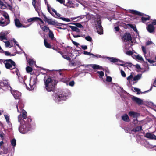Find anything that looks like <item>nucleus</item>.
Segmentation results:
<instances>
[{"label":"nucleus","instance_id":"49","mask_svg":"<svg viewBox=\"0 0 156 156\" xmlns=\"http://www.w3.org/2000/svg\"><path fill=\"white\" fill-rule=\"evenodd\" d=\"M85 39L87 41L89 42H91L92 41V39L91 37L89 36H87L85 37Z\"/></svg>","mask_w":156,"mask_h":156},{"label":"nucleus","instance_id":"25","mask_svg":"<svg viewBox=\"0 0 156 156\" xmlns=\"http://www.w3.org/2000/svg\"><path fill=\"white\" fill-rule=\"evenodd\" d=\"M133 75L131 74L127 78V80L131 84L133 85L135 84V82L133 80Z\"/></svg>","mask_w":156,"mask_h":156},{"label":"nucleus","instance_id":"42","mask_svg":"<svg viewBox=\"0 0 156 156\" xmlns=\"http://www.w3.org/2000/svg\"><path fill=\"white\" fill-rule=\"evenodd\" d=\"M129 26L130 27L133 29V30L137 33H138V31L135 25L132 24H129Z\"/></svg>","mask_w":156,"mask_h":156},{"label":"nucleus","instance_id":"8","mask_svg":"<svg viewBox=\"0 0 156 156\" xmlns=\"http://www.w3.org/2000/svg\"><path fill=\"white\" fill-rule=\"evenodd\" d=\"M96 27L97 29L98 33L100 34H103V30L102 27L101 26V23L100 20L97 21L96 24Z\"/></svg>","mask_w":156,"mask_h":156},{"label":"nucleus","instance_id":"22","mask_svg":"<svg viewBox=\"0 0 156 156\" xmlns=\"http://www.w3.org/2000/svg\"><path fill=\"white\" fill-rule=\"evenodd\" d=\"M64 5L70 8H74L75 6V5L73 3L71 0H68L67 3Z\"/></svg>","mask_w":156,"mask_h":156},{"label":"nucleus","instance_id":"16","mask_svg":"<svg viewBox=\"0 0 156 156\" xmlns=\"http://www.w3.org/2000/svg\"><path fill=\"white\" fill-rule=\"evenodd\" d=\"M38 20H39L41 22L43 23L44 22L40 18L38 17H34L28 19L27 20V21L28 22H30L32 21H37Z\"/></svg>","mask_w":156,"mask_h":156},{"label":"nucleus","instance_id":"12","mask_svg":"<svg viewBox=\"0 0 156 156\" xmlns=\"http://www.w3.org/2000/svg\"><path fill=\"white\" fill-rule=\"evenodd\" d=\"M9 31H2L0 33V40L4 41L6 40V35L9 34Z\"/></svg>","mask_w":156,"mask_h":156},{"label":"nucleus","instance_id":"15","mask_svg":"<svg viewBox=\"0 0 156 156\" xmlns=\"http://www.w3.org/2000/svg\"><path fill=\"white\" fill-rule=\"evenodd\" d=\"M132 100L138 104H141L143 103V100L136 97H133L132 98Z\"/></svg>","mask_w":156,"mask_h":156},{"label":"nucleus","instance_id":"60","mask_svg":"<svg viewBox=\"0 0 156 156\" xmlns=\"http://www.w3.org/2000/svg\"><path fill=\"white\" fill-rule=\"evenodd\" d=\"M153 44V42L151 41H148L146 43L147 45H149Z\"/></svg>","mask_w":156,"mask_h":156},{"label":"nucleus","instance_id":"34","mask_svg":"<svg viewBox=\"0 0 156 156\" xmlns=\"http://www.w3.org/2000/svg\"><path fill=\"white\" fill-rule=\"evenodd\" d=\"M58 52H59V53H60L61 54L62 56L64 58L66 59L67 60H71V58L69 57V56H68L67 55H64L61 52L58 51Z\"/></svg>","mask_w":156,"mask_h":156},{"label":"nucleus","instance_id":"23","mask_svg":"<svg viewBox=\"0 0 156 156\" xmlns=\"http://www.w3.org/2000/svg\"><path fill=\"white\" fill-rule=\"evenodd\" d=\"M148 31L150 33L153 32L154 30V27L152 24H149L147 27Z\"/></svg>","mask_w":156,"mask_h":156},{"label":"nucleus","instance_id":"9","mask_svg":"<svg viewBox=\"0 0 156 156\" xmlns=\"http://www.w3.org/2000/svg\"><path fill=\"white\" fill-rule=\"evenodd\" d=\"M0 86L7 87L9 90H11V87L9 85L8 80L5 79H4L0 81Z\"/></svg>","mask_w":156,"mask_h":156},{"label":"nucleus","instance_id":"41","mask_svg":"<svg viewBox=\"0 0 156 156\" xmlns=\"http://www.w3.org/2000/svg\"><path fill=\"white\" fill-rule=\"evenodd\" d=\"M4 116L7 123L8 124H9L10 122L9 121V116L7 115H4Z\"/></svg>","mask_w":156,"mask_h":156},{"label":"nucleus","instance_id":"30","mask_svg":"<svg viewBox=\"0 0 156 156\" xmlns=\"http://www.w3.org/2000/svg\"><path fill=\"white\" fill-rule=\"evenodd\" d=\"M142 127L141 126H139L136 127L135 128H133L132 129V131L134 134L135 132H139L141 130Z\"/></svg>","mask_w":156,"mask_h":156},{"label":"nucleus","instance_id":"14","mask_svg":"<svg viewBox=\"0 0 156 156\" xmlns=\"http://www.w3.org/2000/svg\"><path fill=\"white\" fill-rule=\"evenodd\" d=\"M83 66H85L86 67L89 66H91L92 68L95 69H102V67L100 66L99 65L96 64H93V65H83Z\"/></svg>","mask_w":156,"mask_h":156},{"label":"nucleus","instance_id":"63","mask_svg":"<svg viewBox=\"0 0 156 156\" xmlns=\"http://www.w3.org/2000/svg\"><path fill=\"white\" fill-rule=\"evenodd\" d=\"M114 29L116 31H118L119 30V28L118 26L115 27Z\"/></svg>","mask_w":156,"mask_h":156},{"label":"nucleus","instance_id":"53","mask_svg":"<svg viewBox=\"0 0 156 156\" xmlns=\"http://www.w3.org/2000/svg\"><path fill=\"white\" fill-rule=\"evenodd\" d=\"M26 70L27 72H31L32 71V69L31 67L29 66H27L26 68Z\"/></svg>","mask_w":156,"mask_h":156},{"label":"nucleus","instance_id":"64","mask_svg":"<svg viewBox=\"0 0 156 156\" xmlns=\"http://www.w3.org/2000/svg\"><path fill=\"white\" fill-rule=\"evenodd\" d=\"M152 24L153 25H156V20H153L152 23Z\"/></svg>","mask_w":156,"mask_h":156},{"label":"nucleus","instance_id":"1","mask_svg":"<svg viewBox=\"0 0 156 156\" xmlns=\"http://www.w3.org/2000/svg\"><path fill=\"white\" fill-rule=\"evenodd\" d=\"M19 108L22 111V115L20 114L18 117V122L20 123V125L19 127V131L21 133L25 134L31 129L30 122L32 120L30 118L27 117V112L24 110L22 109V108L20 105Z\"/></svg>","mask_w":156,"mask_h":156},{"label":"nucleus","instance_id":"10","mask_svg":"<svg viewBox=\"0 0 156 156\" xmlns=\"http://www.w3.org/2000/svg\"><path fill=\"white\" fill-rule=\"evenodd\" d=\"M15 25L18 28L20 27L26 28L29 27L31 24H29L26 26L23 25L20 23L19 20L17 18H16L14 20Z\"/></svg>","mask_w":156,"mask_h":156},{"label":"nucleus","instance_id":"31","mask_svg":"<svg viewBox=\"0 0 156 156\" xmlns=\"http://www.w3.org/2000/svg\"><path fill=\"white\" fill-rule=\"evenodd\" d=\"M92 57L93 58H105L106 56H101V55H99V54H96V55H94L93 54H92Z\"/></svg>","mask_w":156,"mask_h":156},{"label":"nucleus","instance_id":"11","mask_svg":"<svg viewBox=\"0 0 156 156\" xmlns=\"http://www.w3.org/2000/svg\"><path fill=\"white\" fill-rule=\"evenodd\" d=\"M122 39L124 42H126V41H131L132 37L130 34L129 33H126L124 34L122 37Z\"/></svg>","mask_w":156,"mask_h":156},{"label":"nucleus","instance_id":"40","mask_svg":"<svg viewBox=\"0 0 156 156\" xmlns=\"http://www.w3.org/2000/svg\"><path fill=\"white\" fill-rule=\"evenodd\" d=\"M47 7L48 11L49 12V13L53 15L52 12H53L52 11V9H53L49 5H47Z\"/></svg>","mask_w":156,"mask_h":156},{"label":"nucleus","instance_id":"2","mask_svg":"<svg viewBox=\"0 0 156 156\" xmlns=\"http://www.w3.org/2000/svg\"><path fill=\"white\" fill-rule=\"evenodd\" d=\"M12 73H15L17 75L20 82L22 83H24L26 86L27 89L29 90H33L36 87V84L37 81V75H34L31 77L30 83H29V86H27L26 84L25 83L24 81L25 80L24 77L23 78L22 76H20L19 70L17 69H15V71H13Z\"/></svg>","mask_w":156,"mask_h":156},{"label":"nucleus","instance_id":"17","mask_svg":"<svg viewBox=\"0 0 156 156\" xmlns=\"http://www.w3.org/2000/svg\"><path fill=\"white\" fill-rule=\"evenodd\" d=\"M9 24V21L6 22L2 17L0 18V26L4 27Z\"/></svg>","mask_w":156,"mask_h":156},{"label":"nucleus","instance_id":"27","mask_svg":"<svg viewBox=\"0 0 156 156\" xmlns=\"http://www.w3.org/2000/svg\"><path fill=\"white\" fill-rule=\"evenodd\" d=\"M122 120L126 122H129L130 121L129 117L128 115L126 114H125L122 116Z\"/></svg>","mask_w":156,"mask_h":156},{"label":"nucleus","instance_id":"38","mask_svg":"<svg viewBox=\"0 0 156 156\" xmlns=\"http://www.w3.org/2000/svg\"><path fill=\"white\" fill-rule=\"evenodd\" d=\"M6 8V5L4 4L3 2L0 0V8L2 9H5Z\"/></svg>","mask_w":156,"mask_h":156},{"label":"nucleus","instance_id":"29","mask_svg":"<svg viewBox=\"0 0 156 156\" xmlns=\"http://www.w3.org/2000/svg\"><path fill=\"white\" fill-rule=\"evenodd\" d=\"M141 76L142 75L141 74H138L137 75H136L134 76V77H133V81L135 82V83H136L138 80L141 78Z\"/></svg>","mask_w":156,"mask_h":156},{"label":"nucleus","instance_id":"43","mask_svg":"<svg viewBox=\"0 0 156 156\" xmlns=\"http://www.w3.org/2000/svg\"><path fill=\"white\" fill-rule=\"evenodd\" d=\"M27 61L29 65L31 66L32 65L35 64V62L33 61L32 59H29Z\"/></svg>","mask_w":156,"mask_h":156},{"label":"nucleus","instance_id":"48","mask_svg":"<svg viewBox=\"0 0 156 156\" xmlns=\"http://www.w3.org/2000/svg\"><path fill=\"white\" fill-rule=\"evenodd\" d=\"M60 19L62 20L66 21L67 22H69L71 21V20L70 19H69L68 18H65L63 17H60Z\"/></svg>","mask_w":156,"mask_h":156},{"label":"nucleus","instance_id":"18","mask_svg":"<svg viewBox=\"0 0 156 156\" xmlns=\"http://www.w3.org/2000/svg\"><path fill=\"white\" fill-rule=\"evenodd\" d=\"M44 20L45 21L47 22L48 24H55V22L54 21L52 20L51 19H48L44 14H43V16Z\"/></svg>","mask_w":156,"mask_h":156},{"label":"nucleus","instance_id":"50","mask_svg":"<svg viewBox=\"0 0 156 156\" xmlns=\"http://www.w3.org/2000/svg\"><path fill=\"white\" fill-rule=\"evenodd\" d=\"M74 82L73 81H72L70 82L69 83L68 82L66 83L67 85H69L70 86L73 87L74 85Z\"/></svg>","mask_w":156,"mask_h":156},{"label":"nucleus","instance_id":"35","mask_svg":"<svg viewBox=\"0 0 156 156\" xmlns=\"http://www.w3.org/2000/svg\"><path fill=\"white\" fill-rule=\"evenodd\" d=\"M3 16L5 17V21L6 22H8V21H9V24L10 23V20L9 19V15L6 13H5L3 15Z\"/></svg>","mask_w":156,"mask_h":156},{"label":"nucleus","instance_id":"13","mask_svg":"<svg viewBox=\"0 0 156 156\" xmlns=\"http://www.w3.org/2000/svg\"><path fill=\"white\" fill-rule=\"evenodd\" d=\"M11 93L16 99H19L21 95V93L18 91H11Z\"/></svg>","mask_w":156,"mask_h":156},{"label":"nucleus","instance_id":"56","mask_svg":"<svg viewBox=\"0 0 156 156\" xmlns=\"http://www.w3.org/2000/svg\"><path fill=\"white\" fill-rule=\"evenodd\" d=\"M132 90L134 91L137 92H138L140 91V89H139L138 88H135V87H134V88H133Z\"/></svg>","mask_w":156,"mask_h":156},{"label":"nucleus","instance_id":"3","mask_svg":"<svg viewBox=\"0 0 156 156\" xmlns=\"http://www.w3.org/2000/svg\"><path fill=\"white\" fill-rule=\"evenodd\" d=\"M70 94V91L68 89H66L55 93L54 95L53 98L56 102L60 103L66 101Z\"/></svg>","mask_w":156,"mask_h":156},{"label":"nucleus","instance_id":"20","mask_svg":"<svg viewBox=\"0 0 156 156\" xmlns=\"http://www.w3.org/2000/svg\"><path fill=\"white\" fill-rule=\"evenodd\" d=\"M129 12L131 13L140 16H143V15L144 14L143 13H142L138 11L134 10H129Z\"/></svg>","mask_w":156,"mask_h":156},{"label":"nucleus","instance_id":"51","mask_svg":"<svg viewBox=\"0 0 156 156\" xmlns=\"http://www.w3.org/2000/svg\"><path fill=\"white\" fill-rule=\"evenodd\" d=\"M41 28L42 29V30L44 31H47L49 30H50L48 27H47L46 26H44V27H42L41 26Z\"/></svg>","mask_w":156,"mask_h":156},{"label":"nucleus","instance_id":"7","mask_svg":"<svg viewBox=\"0 0 156 156\" xmlns=\"http://www.w3.org/2000/svg\"><path fill=\"white\" fill-rule=\"evenodd\" d=\"M128 114L130 117L136 119L133 120V122L134 124H137V118L140 115L139 114L134 111H130L129 112Z\"/></svg>","mask_w":156,"mask_h":156},{"label":"nucleus","instance_id":"6","mask_svg":"<svg viewBox=\"0 0 156 156\" xmlns=\"http://www.w3.org/2000/svg\"><path fill=\"white\" fill-rule=\"evenodd\" d=\"M36 3L35 0H32V5L34 7L36 11L38 13L39 16H43V14H44L41 12L40 4H38V5H36Z\"/></svg>","mask_w":156,"mask_h":156},{"label":"nucleus","instance_id":"39","mask_svg":"<svg viewBox=\"0 0 156 156\" xmlns=\"http://www.w3.org/2000/svg\"><path fill=\"white\" fill-rule=\"evenodd\" d=\"M124 130H125L126 133H129L130 134H134V133H133V132L132 131V129L131 130L130 129L128 128H125L124 129Z\"/></svg>","mask_w":156,"mask_h":156},{"label":"nucleus","instance_id":"54","mask_svg":"<svg viewBox=\"0 0 156 156\" xmlns=\"http://www.w3.org/2000/svg\"><path fill=\"white\" fill-rule=\"evenodd\" d=\"M106 76V80L108 82H111L112 80V78L111 77Z\"/></svg>","mask_w":156,"mask_h":156},{"label":"nucleus","instance_id":"33","mask_svg":"<svg viewBox=\"0 0 156 156\" xmlns=\"http://www.w3.org/2000/svg\"><path fill=\"white\" fill-rule=\"evenodd\" d=\"M11 144L13 148H14L16 145V140L15 139H12L11 142Z\"/></svg>","mask_w":156,"mask_h":156},{"label":"nucleus","instance_id":"28","mask_svg":"<svg viewBox=\"0 0 156 156\" xmlns=\"http://www.w3.org/2000/svg\"><path fill=\"white\" fill-rule=\"evenodd\" d=\"M145 17H142L141 18L142 21L143 23H145L146 21L149 20L150 17L148 15H145Z\"/></svg>","mask_w":156,"mask_h":156},{"label":"nucleus","instance_id":"55","mask_svg":"<svg viewBox=\"0 0 156 156\" xmlns=\"http://www.w3.org/2000/svg\"><path fill=\"white\" fill-rule=\"evenodd\" d=\"M117 89L118 90H119V91H120V92L124 93L125 92V91L123 90V89L120 87H118Z\"/></svg>","mask_w":156,"mask_h":156},{"label":"nucleus","instance_id":"5","mask_svg":"<svg viewBox=\"0 0 156 156\" xmlns=\"http://www.w3.org/2000/svg\"><path fill=\"white\" fill-rule=\"evenodd\" d=\"M4 63L7 69L12 70L15 68V62L11 59L5 60Z\"/></svg>","mask_w":156,"mask_h":156},{"label":"nucleus","instance_id":"46","mask_svg":"<svg viewBox=\"0 0 156 156\" xmlns=\"http://www.w3.org/2000/svg\"><path fill=\"white\" fill-rule=\"evenodd\" d=\"M66 50L68 54H71L72 51V48L69 46H68L67 47Z\"/></svg>","mask_w":156,"mask_h":156},{"label":"nucleus","instance_id":"62","mask_svg":"<svg viewBox=\"0 0 156 156\" xmlns=\"http://www.w3.org/2000/svg\"><path fill=\"white\" fill-rule=\"evenodd\" d=\"M76 26L79 28H82L83 27V26L80 23H77Z\"/></svg>","mask_w":156,"mask_h":156},{"label":"nucleus","instance_id":"47","mask_svg":"<svg viewBox=\"0 0 156 156\" xmlns=\"http://www.w3.org/2000/svg\"><path fill=\"white\" fill-rule=\"evenodd\" d=\"M80 17L81 19H83L84 17V15H81L80 16H77L76 17H72L70 18V20H71V21L73 20H75L76 19Z\"/></svg>","mask_w":156,"mask_h":156},{"label":"nucleus","instance_id":"19","mask_svg":"<svg viewBox=\"0 0 156 156\" xmlns=\"http://www.w3.org/2000/svg\"><path fill=\"white\" fill-rule=\"evenodd\" d=\"M145 136L150 139L156 140V136L152 133H147L145 135Z\"/></svg>","mask_w":156,"mask_h":156},{"label":"nucleus","instance_id":"52","mask_svg":"<svg viewBox=\"0 0 156 156\" xmlns=\"http://www.w3.org/2000/svg\"><path fill=\"white\" fill-rule=\"evenodd\" d=\"M126 54L128 55H132V56H133V52L131 51H126Z\"/></svg>","mask_w":156,"mask_h":156},{"label":"nucleus","instance_id":"59","mask_svg":"<svg viewBox=\"0 0 156 156\" xmlns=\"http://www.w3.org/2000/svg\"><path fill=\"white\" fill-rule=\"evenodd\" d=\"M71 40L75 46H77L79 45V44L78 43H77V42H75L73 41V40Z\"/></svg>","mask_w":156,"mask_h":156},{"label":"nucleus","instance_id":"32","mask_svg":"<svg viewBox=\"0 0 156 156\" xmlns=\"http://www.w3.org/2000/svg\"><path fill=\"white\" fill-rule=\"evenodd\" d=\"M70 28L72 30L76 32H80V30L76 27L70 26Z\"/></svg>","mask_w":156,"mask_h":156},{"label":"nucleus","instance_id":"57","mask_svg":"<svg viewBox=\"0 0 156 156\" xmlns=\"http://www.w3.org/2000/svg\"><path fill=\"white\" fill-rule=\"evenodd\" d=\"M121 73L122 76L123 77H126V75L125 73V72L123 71L122 70H121Z\"/></svg>","mask_w":156,"mask_h":156},{"label":"nucleus","instance_id":"61","mask_svg":"<svg viewBox=\"0 0 156 156\" xmlns=\"http://www.w3.org/2000/svg\"><path fill=\"white\" fill-rule=\"evenodd\" d=\"M81 47L84 50H86L87 48V46L86 45H81Z\"/></svg>","mask_w":156,"mask_h":156},{"label":"nucleus","instance_id":"37","mask_svg":"<svg viewBox=\"0 0 156 156\" xmlns=\"http://www.w3.org/2000/svg\"><path fill=\"white\" fill-rule=\"evenodd\" d=\"M97 73L98 74V76L100 78H102L104 75V72L102 71H97Z\"/></svg>","mask_w":156,"mask_h":156},{"label":"nucleus","instance_id":"44","mask_svg":"<svg viewBox=\"0 0 156 156\" xmlns=\"http://www.w3.org/2000/svg\"><path fill=\"white\" fill-rule=\"evenodd\" d=\"M4 42L5 43V46L6 47H11V46L10 44V43L9 41H4Z\"/></svg>","mask_w":156,"mask_h":156},{"label":"nucleus","instance_id":"21","mask_svg":"<svg viewBox=\"0 0 156 156\" xmlns=\"http://www.w3.org/2000/svg\"><path fill=\"white\" fill-rule=\"evenodd\" d=\"M105 58H107L111 62H115L118 61H120L121 62H123V61H121L117 59V58H114V57H109L106 56Z\"/></svg>","mask_w":156,"mask_h":156},{"label":"nucleus","instance_id":"36","mask_svg":"<svg viewBox=\"0 0 156 156\" xmlns=\"http://www.w3.org/2000/svg\"><path fill=\"white\" fill-rule=\"evenodd\" d=\"M44 43L45 46L46 47L48 48H51V45L47 42V40L45 39H44Z\"/></svg>","mask_w":156,"mask_h":156},{"label":"nucleus","instance_id":"45","mask_svg":"<svg viewBox=\"0 0 156 156\" xmlns=\"http://www.w3.org/2000/svg\"><path fill=\"white\" fill-rule=\"evenodd\" d=\"M52 11L53 12H54L56 15V16H55V17H60L61 16V15L59 13H58L56 10H55L54 9H52Z\"/></svg>","mask_w":156,"mask_h":156},{"label":"nucleus","instance_id":"24","mask_svg":"<svg viewBox=\"0 0 156 156\" xmlns=\"http://www.w3.org/2000/svg\"><path fill=\"white\" fill-rule=\"evenodd\" d=\"M132 57L134 58L140 60L141 61H143L144 59L143 57L140 55H133Z\"/></svg>","mask_w":156,"mask_h":156},{"label":"nucleus","instance_id":"4","mask_svg":"<svg viewBox=\"0 0 156 156\" xmlns=\"http://www.w3.org/2000/svg\"><path fill=\"white\" fill-rule=\"evenodd\" d=\"M44 82L45 88L48 92L52 91L54 90L55 85L56 83L55 78L50 76L45 77Z\"/></svg>","mask_w":156,"mask_h":156},{"label":"nucleus","instance_id":"26","mask_svg":"<svg viewBox=\"0 0 156 156\" xmlns=\"http://www.w3.org/2000/svg\"><path fill=\"white\" fill-rule=\"evenodd\" d=\"M48 36L49 37L51 40L56 41V39L54 37V35L53 33L50 30H49Z\"/></svg>","mask_w":156,"mask_h":156},{"label":"nucleus","instance_id":"58","mask_svg":"<svg viewBox=\"0 0 156 156\" xmlns=\"http://www.w3.org/2000/svg\"><path fill=\"white\" fill-rule=\"evenodd\" d=\"M83 54H84V55H92V53H90V52H88L87 51H84V52H83Z\"/></svg>","mask_w":156,"mask_h":156}]
</instances>
